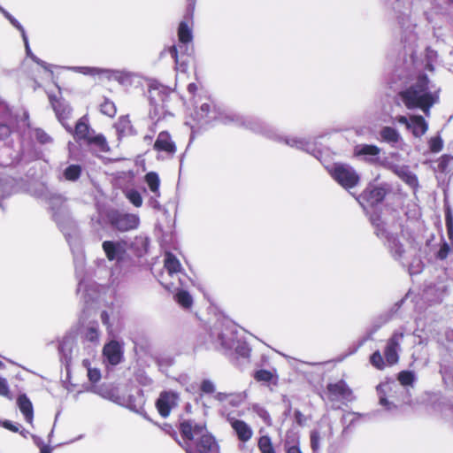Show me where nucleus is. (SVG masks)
I'll return each instance as SVG.
<instances>
[{"instance_id": "f704fd0d", "label": "nucleus", "mask_w": 453, "mask_h": 453, "mask_svg": "<svg viewBox=\"0 0 453 453\" xmlns=\"http://www.w3.org/2000/svg\"><path fill=\"white\" fill-rule=\"evenodd\" d=\"M126 197L132 203L135 207H141L142 204V198L139 191L135 189H127L126 192Z\"/></svg>"}, {"instance_id": "4468645a", "label": "nucleus", "mask_w": 453, "mask_h": 453, "mask_svg": "<svg viewBox=\"0 0 453 453\" xmlns=\"http://www.w3.org/2000/svg\"><path fill=\"white\" fill-rule=\"evenodd\" d=\"M103 250L110 261H122L125 258L127 242L125 241H105L102 244Z\"/></svg>"}, {"instance_id": "b1692460", "label": "nucleus", "mask_w": 453, "mask_h": 453, "mask_svg": "<svg viewBox=\"0 0 453 453\" xmlns=\"http://www.w3.org/2000/svg\"><path fill=\"white\" fill-rule=\"evenodd\" d=\"M17 404L19 411L24 415L28 423H32L34 418V410L31 401L26 395H20L17 399Z\"/></svg>"}, {"instance_id": "69168bd1", "label": "nucleus", "mask_w": 453, "mask_h": 453, "mask_svg": "<svg viewBox=\"0 0 453 453\" xmlns=\"http://www.w3.org/2000/svg\"><path fill=\"white\" fill-rule=\"evenodd\" d=\"M446 226L447 228L453 227V218L450 214H447L446 216Z\"/></svg>"}, {"instance_id": "2eb2a0df", "label": "nucleus", "mask_w": 453, "mask_h": 453, "mask_svg": "<svg viewBox=\"0 0 453 453\" xmlns=\"http://www.w3.org/2000/svg\"><path fill=\"white\" fill-rule=\"evenodd\" d=\"M145 181L149 187L150 191L152 193L148 200V203L154 209H160V203L158 198L160 197V179L157 173L150 172L145 175Z\"/></svg>"}, {"instance_id": "dca6fc26", "label": "nucleus", "mask_w": 453, "mask_h": 453, "mask_svg": "<svg viewBox=\"0 0 453 453\" xmlns=\"http://www.w3.org/2000/svg\"><path fill=\"white\" fill-rule=\"evenodd\" d=\"M226 419L241 441L246 442L251 439L253 430L250 425L243 420L231 417L229 414L226 415Z\"/></svg>"}, {"instance_id": "ddd939ff", "label": "nucleus", "mask_w": 453, "mask_h": 453, "mask_svg": "<svg viewBox=\"0 0 453 453\" xmlns=\"http://www.w3.org/2000/svg\"><path fill=\"white\" fill-rule=\"evenodd\" d=\"M300 146L297 148L301 150H303L318 160H319L322 164L326 165L329 163L333 158L334 152L326 146V143H298Z\"/></svg>"}, {"instance_id": "9b49d317", "label": "nucleus", "mask_w": 453, "mask_h": 453, "mask_svg": "<svg viewBox=\"0 0 453 453\" xmlns=\"http://www.w3.org/2000/svg\"><path fill=\"white\" fill-rule=\"evenodd\" d=\"M326 395L328 400L334 404V403L349 402L353 399L352 390L344 380L328 384Z\"/></svg>"}, {"instance_id": "7ed1b4c3", "label": "nucleus", "mask_w": 453, "mask_h": 453, "mask_svg": "<svg viewBox=\"0 0 453 453\" xmlns=\"http://www.w3.org/2000/svg\"><path fill=\"white\" fill-rule=\"evenodd\" d=\"M235 337V326L230 322L217 323L211 332V338L215 348L226 351L234 348Z\"/></svg>"}, {"instance_id": "a878e982", "label": "nucleus", "mask_w": 453, "mask_h": 453, "mask_svg": "<svg viewBox=\"0 0 453 453\" xmlns=\"http://www.w3.org/2000/svg\"><path fill=\"white\" fill-rule=\"evenodd\" d=\"M453 169V156L445 154L443 155L438 164L437 166L434 167L435 172L440 173H449Z\"/></svg>"}, {"instance_id": "f257e3e1", "label": "nucleus", "mask_w": 453, "mask_h": 453, "mask_svg": "<svg viewBox=\"0 0 453 453\" xmlns=\"http://www.w3.org/2000/svg\"><path fill=\"white\" fill-rule=\"evenodd\" d=\"M441 88L426 75H420L399 96L408 109H420L426 116L430 108L439 102Z\"/></svg>"}, {"instance_id": "c9c22d12", "label": "nucleus", "mask_w": 453, "mask_h": 453, "mask_svg": "<svg viewBox=\"0 0 453 453\" xmlns=\"http://www.w3.org/2000/svg\"><path fill=\"white\" fill-rule=\"evenodd\" d=\"M100 111L103 114L108 117L115 116L117 112L116 106L113 102L105 99L100 105Z\"/></svg>"}, {"instance_id": "393cba45", "label": "nucleus", "mask_w": 453, "mask_h": 453, "mask_svg": "<svg viewBox=\"0 0 453 453\" xmlns=\"http://www.w3.org/2000/svg\"><path fill=\"white\" fill-rule=\"evenodd\" d=\"M410 130H411L415 138H419L427 130V124L421 116L411 117Z\"/></svg>"}, {"instance_id": "13d9d810", "label": "nucleus", "mask_w": 453, "mask_h": 453, "mask_svg": "<svg viewBox=\"0 0 453 453\" xmlns=\"http://www.w3.org/2000/svg\"><path fill=\"white\" fill-rule=\"evenodd\" d=\"M228 396H229V394H226V393H218L216 395H215V398L221 402L223 404L226 405V402H227V399H228Z\"/></svg>"}, {"instance_id": "4d7b16f0", "label": "nucleus", "mask_w": 453, "mask_h": 453, "mask_svg": "<svg viewBox=\"0 0 453 453\" xmlns=\"http://www.w3.org/2000/svg\"><path fill=\"white\" fill-rule=\"evenodd\" d=\"M64 203V200L61 196H52L50 200V203L52 207V209H54V206L55 205H62Z\"/></svg>"}, {"instance_id": "cd10ccee", "label": "nucleus", "mask_w": 453, "mask_h": 453, "mask_svg": "<svg viewBox=\"0 0 453 453\" xmlns=\"http://www.w3.org/2000/svg\"><path fill=\"white\" fill-rule=\"evenodd\" d=\"M154 150L158 152L162 158L170 157L176 151L174 143H154Z\"/></svg>"}, {"instance_id": "79ce46f5", "label": "nucleus", "mask_w": 453, "mask_h": 453, "mask_svg": "<svg viewBox=\"0 0 453 453\" xmlns=\"http://www.w3.org/2000/svg\"><path fill=\"white\" fill-rule=\"evenodd\" d=\"M85 338L92 342H97L99 338V332L96 326H90L86 329Z\"/></svg>"}, {"instance_id": "39448f33", "label": "nucleus", "mask_w": 453, "mask_h": 453, "mask_svg": "<svg viewBox=\"0 0 453 453\" xmlns=\"http://www.w3.org/2000/svg\"><path fill=\"white\" fill-rule=\"evenodd\" d=\"M402 387L394 380H386L377 387L380 403L388 410L396 407L399 393L403 392Z\"/></svg>"}, {"instance_id": "a18cd8bd", "label": "nucleus", "mask_w": 453, "mask_h": 453, "mask_svg": "<svg viewBox=\"0 0 453 453\" xmlns=\"http://www.w3.org/2000/svg\"><path fill=\"white\" fill-rule=\"evenodd\" d=\"M4 16L10 20V22L17 27L20 32L23 39H26V32L23 28V27L19 23L17 19H15L13 17H12L7 12L2 10Z\"/></svg>"}, {"instance_id": "09e8293b", "label": "nucleus", "mask_w": 453, "mask_h": 453, "mask_svg": "<svg viewBox=\"0 0 453 453\" xmlns=\"http://www.w3.org/2000/svg\"><path fill=\"white\" fill-rule=\"evenodd\" d=\"M201 390L203 393H207V394L213 393L215 390V386L212 381H211L209 380H205L201 384Z\"/></svg>"}, {"instance_id": "423d86ee", "label": "nucleus", "mask_w": 453, "mask_h": 453, "mask_svg": "<svg viewBox=\"0 0 453 453\" xmlns=\"http://www.w3.org/2000/svg\"><path fill=\"white\" fill-rule=\"evenodd\" d=\"M331 176L344 188H354L359 181L357 172L348 165L335 164L329 169Z\"/></svg>"}, {"instance_id": "bf43d9fd", "label": "nucleus", "mask_w": 453, "mask_h": 453, "mask_svg": "<svg viewBox=\"0 0 453 453\" xmlns=\"http://www.w3.org/2000/svg\"><path fill=\"white\" fill-rule=\"evenodd\" d=\"M142 405H143V399L142 397H140L138 403L134 404V405H132L130 403L129 408L136 412H139L141 411Z\"/></svg>"}, {"instance_id": "aec40b11", "label": "nucleus", "mask_w": 453, "mask_h": 453, "mask_svg": "<svg viewBox=\"0 0 453 453\" xmlns=\"http://www.w3.org/2000/svg\"><path fill=\"white\" fill-rule=\"evenodd\" d=\"M103 354L107 363L116 365L121 362L122 347L118 342L111 341L104 347Z\"/></svg>"}, {"instance_id": "f8f14e48", "label": "nucleus", "mask_w": 453, "mask_h": 453, "mask_svg": "<svg viewBox=\"0 0 453 453\" xmlns=\"http://www.w3.org/2000/svg\"><path fill=\"white\" fill-rule=\"evenodd\" d=\"M403 333L395 332L387 341L384 349V357L388 365H394L399 360V351L403 339Z\"/></svg>"}, {"instance_id": "c85d7f7f", "label": "nucleus", "mask_w": 453, "mask_h": 453, "mask_svg": "<svg viewBox=\"0 0 453 453\" xmlns=\"http://www.w3.org/2000/svg\"><path fill=\"white\" fill-rule=\"evenodd\" d=\"M257 447L261 453H276L273 441L268 435H262L258 439Z\"/></svg>"}, {"instance_id": "8fccbe9b", "label": "nucleus", "mask_w": 453, "mask_h": 453, "mask_svg": "<svg viewBox=\"0 0 453 453\" xmlns=\"http://www.w3.org/2000/svg\"><path fill=\"white\" fill-rule=\"evenodd\" d=\"M9 386L5 379H0V395L9 397Z\"/></svg>"}, {"instance_id": "7c9ffc66", "label": "nucleus", "mask_w": 453, "mask_h": 453, "mask_svg": "<svg viewBox=\"0 0 453 453\" xmlns=\"http://www.w3.org/2000/svg\"><path fill=\"white\" fill-rule=\"evenodd\" d=\"M416 380V375L413 372L410 371H403L398 374V380L400 382V387H408L412 386Z\"/></svg>"}, {"instance_id": "412c9836", "label": "nucleus", "mask_w": 453, "mask_h": 453, "mask_svg": "<svg viewBox=\"0 0 453 453\" xmlns=\"http://www.w3.org/2000/svg\"><path fill=\"white\" fill-rule=\"evenodd\" d=\"M380 149L371 144H359L355 147L354 155L364 160L373 162L378 159Z\"/></svg>"}, {"instance_id": "6ab92c4d", "label": "nucleus", "mask_w": 453, "mask_h": 453, "mask_svg": "<svg viewBox=\"0 0 453 453\" xmlns=\"http://www.w3.org/2000/svg\"><path fill=\"white\" fill-rule=\"evenodd\" d=\"M178 395L173 392H163L157 401V408L162 417H167L177 405Z\"/></svg>"}, {"instance_id": "6e6552de", "label": "nucleus", "mask_w": 453, "mask_h": 453, "mask_svg": "<svg viewBox=\"0 0 453 453\" xmlns=\"http://www.w3.org/2000/svg\"><path fill=\"white\" fill-rule=\"evenodd\" d=\"M109 220L113 227L121 232L135 229L140 223V219L137 215L117 211H111L109 214Z\"/></svg>"}, {"instance_id": "9d476101", "label": "nucleus", "mask_w": 453, "mask_h": 453, "mask_svg": "<svg viewBox=\"0 0 453 453\" xmlns=\"http://www.w3.org/2000/svg\"><path fill=\"white\" fill-rule=\"evenodd\" d=\"M196 114L198 120H202L206 118H208L209 120L219 119L225 123L234 120V118L230 117L225 109L219 105H211L207 103H204L200 106Z\"/></svg>"}, {"instance_id": "c756f323", "label": "nucleus", "mask_w": 453, "mask_h": 453, "mask_svg": "<svg viewBox=\"0 0 453 453\" xmlns=\"http://www.w3.org/2000/svg\"><path fill=\"white\" fill-rule=\"evenodd\" d=\"M178 37L180 42L187 43L192 41V31L184 21L180 23L178 29Z\"/></svg>"}, {"instance_id": "680f3d73", "label": "nucleus", "mask_w": 453, "mask_h": 453, "mask_svg": "<svg viewBox=\"0 0 453 453\" xmlns=\"http://www.w3.org/2000/svg\"><path fill=\"white\" fill-rule=\"evenodd\" d=\"M170 139V135L166 132H161L156 140V142H167Z\"/></svg>"}, {"instance_id": "0eeeda50", "label": "nucleus", "mask_w": 453, "mask_h": 453, "mask_svg": "<svg viewBox=\"0 0 453 453\" xmlns=\"http://www.w3.org/2000/svg\"><path fill=\"white\" fill-rule=\"evenodd\" d=\"M164 269L165 272L161 275V283L165 286V288L171 289L175 287L174 282L167 281L165 273L172 279L176 278L177 280H180V275H182L181 265L172 253L166 252L164 258Z\"/></svg>"}, {"instance_id": "5701e85b", "label": "nucleus", "mask_w": 453, "mask_h": 453, "mask_svg": "<svg viewBox=\"0 0 453 453\" xmlns=\"http://www.w3.org/2000/svg\"><path fill=\"white\" fill-rule=\"evenodd\" d=\"M286 453H302L300 449L299 434L294 431H288L284 441Z\"/></svg>"}, {"instance_id": "2f4dec72", "label": "nucleus", "mask_w": 453, "mask_h": 453, "mask_svg": "<svg viewBox=\"0 0 453 453\" xmlns=\"http://www.w3.org/2000/svg\"><path fill=\"white\" fill-rule=\"evenodd\" d=\"M322 435L318 430H312L310 434L311 448L314 453H317L321 447Z\"/></svg>"}, {"instance_id": "de8ad7c7", "label": "nucleus", "mask_w": 453, "mask_h": 453, "mask_svg": "<svg viewBox=\"0 0 453 453\" xmlns=\"http://www.w3.org/2000/svg\"><path fill=\"white\" fill-rule=\"evenodd\" d=\"M425 146L421 150H429L430 153H438L442 150V143H423Z\"/></svg>"}, {"instance_id": "49530a36", "label": "nucleus", "mask_w": 453, "mask_h": 453, "mask_svg": "<svg viewBox=\"0 0 453 453\" xmlns=\"http://www.w3.org/2000/svg\"><path fill=\"white\" fill-rule=\"evenodd\" d=\"M88 380L91 382L96 383V382L100 380V379H101V372L96 368L88 367Z\"/></svg>"}, {"instance_id": "e433bc0d", "label": "nucleus", "mask_w": 453, "mask_h": 453, "mask_svg": "<svg viewBox=\"0 0 453 453\" xmlns=\"http://www.w3.org/2000/svg\"><path fill=\"white\" fill-rule=\"evenodd\" d=\"M380 134L382 139L387 142H397L399 139V134L395 128L389 127H383Z\"/></svg>"}, {"instance_id": "603ef678", "label": "nucleus", "mask_w": 453, "mask_h": 453, "mask_svg": "<svg viewBox=\"0 0 453 453\" xmlns=\"http://www.w3.org/2000/svg\"><path fill=\"white\" fill-rule=\"evenodd\" d=\"M33 136L37 142H46L48 138L46 133L41 129H35L33 133Z\"/></svg>"}, {"instance_id": "c03bdc74", "label": "nucleus", "mask_w": 453, "mask_h": 453, "mask_svg": "<svg viewBox=\"0 0 453 453\" xmlns=\"http://www.w3.org/2000/svg\"><path fill=\"white\" fill-rule=\"evenodd\" d=\"M273 378V374L266 370H259L255 374V379L258 381H270Z\"/></svg>"}, {"instance_id": "5fc2aeb1", "label": "nucleus", "mask_w": 453, "mask_h": 453, "mask_svg": "<svg viewBox=\"0 0 453 453\" xmlns=\"http://www.w3.org/2000/svg\"><path fill=\"white\" fill-rule=\"evenodd\" d=\"M295 420L299 426H303L306 422L305 416L298 410H296L294 413Z\"/></svg>"}, {"instance_id": "338daca9", "label": "nucleus", "mask_w": 453, "mask_h": 453, "mask_svg": "<svg viewBox=\"0 0 453 453\" xmlns=\"http://www.w3.org/2000/svg\"><path fill=\"white\" fill-rule=\"evenodd\" d=\"M41 453H51V450H50V449L49 447L43 446L41 449Z\"/></svg>"}, {"instance_id": "864d4df0", "label": "nucleus", "mask_w": 453, "mask_h": 453, "mask_svg": "<svg viewBox=\"0 0 453 453\" xmlns=\"http://www.w3.org/2000/svg\"><path fill=\"white\" fill-rule=\"evenodd\" d=\"M449 251V246L447 243H443L440 248L437 256L440 259H444L447 257Z\"/></svg>"}, {"instance_id": "37998d69", "label": "nucleus", "mask_w": 453, "mask_h": 453, "mask_svg": "<svg viewBox=\"0 0 453 453\" xmlns=\"http://www.w3.org/2000/svg\"><path fill=\"white\" fill-rule=\"evenodd\" d=\"M75 70H78L81 73L89 75H97L106 72L105 70L95 67H76Z\"/></svg>"}, {"instance_id": "ea45409f", "label": "nucleus", "mask_w": 453, "mask_h": 453, "mask_svg": "<svg viewBox=\"0 0 453 453\" xmlns=\"http://www.w3.org/2000/svg\"><path fill=\"white\" fill-rule=\"evenodd\" d=\"M253 411L267 425H272V418L269 412L259 405H254L252 407Z\"/></svg>"}, {"instance_id": "f3484780", "label": "nucleus", "mask_w": 453, "mask_h": 453, "mask_svg": "<svg viewBox=\"0 0 453 453\" xmlns=\"http://www.w3.org/2000/svg\"><path fill=\"white\" fill-rule=\"evenodd\" d=\"M386 195V190L381 187L369 185L360 196V203L365 207L364 203L373 206L380 203Z\"/></svg>"}, {"instance_id": "72a5a7b5", "label": "nucleus", "mask_w": 453, "mask_h": 453, "mask_svg": "<svg viewBox=\"0 0 453 453\" xmlns=\"http://www.w3.org/2000/svg\"><path fill=\"white\" fill-rule=\"evenodd\" d=\"M370 362L372 366L379 370L384 369L388 365L386 359L383 358L380 350H376L375 352L372 353V355L370 357Z\"/></svg>"}, {"instance_id": "58836bf2", "label": "nucleus", "mask_w": 453, "mask_h": 453, "mask_svg": "<svg viewBox=\"0 0 453 453\" xmlns=\"http://www.w3.org/2000/svg\"><path fill=\"white\" fill-rule=\"evenodd\" d=\"M245 398L244 393H230L226 405L229 404L237 407L244 402Z\"/></svg>"}, {"instance_id": "473e14b6", "label": "nucleus", "mask_w": 453, "mask_h": 453, "mask_svg": "<svg viewBox=\"0 0 453 453\" xmlns=\"http://www.w3.org/2000/svg\"><path fill=\"white\" fill-rule=\"evenodd\" d=\"M176 301L184 308H189L193 303L192 296L184 290L179 291L175 296Z\"/></svg>"}, {"instance_id": "20e7f679", "label": "nucleus", "mask_w": 453, "mask_h": 453, "mask_svg": "<svg viewBox=\"0 0 453 453\" xmlns=\"http://www.w3.org/2000/svg\"><path fill=\"white\" fill-rule=\"evenodd\" d=\"M372 224L375 226L376 234L380 238L386 240L385 244L394 258L397 260L401 259L405 250L399 242L398 237L388 231L384 222H380L379 219H372Z\"/></svg>"}, {"instance_id": "6e6d98bb", "label": "nucleus", "mask_w": 453, "mask_h": 453, "mask_svg": "<svg viewBox=\"0 0 453 453\" xmlns=\"http://www.w3.org/2000/svg\"><path fill=\"white\" fill-rule=\"evenodd\" d=\"M10 134V128L7 125L0 124V140L6 139Z\"/></svg>"}, {"instance_id": "e2e57ef3", "label": "nucleus", "mask_w": 453, "mask_h": 453, "mask_svg": "<svg viewBox=\"0 0 453 453\" xmlns=\"http://www.w3.org/2000/svg\"><path fill=\"white\" fill-rule=\"evenodd\" d=\"M397 120H398L399 123L404 124L407 127V128L409 129L410 124H411V119H408L404 116H400V117L397 118Z\"/></svg>"}, {"instance_id": "bb28decb", "label": "nucleus", "mask_w": 453, "mask_h": 453, "mask_svg": "<svg viewBox=\"0 0 453 453\" xmlns=\"http://www.w3.org/2000/svg\"><path fill=\"white\" fill-rule=\"evenodd\" d=\"M398 176L406 182L410 187L415 188L418 187V179L414 173L407 168L402 167L397 171Z\"/></svg>"}, {"instance_id": "0e129e2a", "label": "nucleus", "mask_w": 453, "mask_h": 453, "mask_svg": "<svg viewBox=\"0 0 453 453\" xmlns=\"http://www.w3.org/2000/svg\"><path fill=\"white\" fill-rule=\"evenodd\" d=\"M170 53H171L172 57L174 58L176 65H179L178 53H177V49L175 46H173L170 49Z\"/></svg>"}, {"instance_id": "774afa93", "label": "nucleus", "mask_w": 453, "mask_h": 453, "mask_svg": "<svg viewBox=\"0 0 453 453\" xmlns=\"http://www.w3.org/2000/svg\"><path fill=\"white\" fill-rule=\"evenodd\" d=\"M447 231H448L449 238L450 240H452V239H453V227L447 228Z\"/></svg>"}, {"instance_id": "f03ea898", "label": "nucleus", "mask_w": 453, "mask_h": 453, "mask_svg": "<svg viewBox=\"0 0 453 453\" xmlns=\"http://www.w3.org/2000/svg\"><path fill=\"white\" fill-rule=\"evenodd\" d=\"M181 434L189 441H196V452L187 447L188 453H219V446L206 427L195 421H184L180 424Z\"/></svg>"}, {"instance_id": "4c0bfd02", "label": "nucleus", "mask_w": 453, "mask_h": 453, "mask_svg": "<svg viewBox=\"0 0 453 453\" xmlns=\"http://www.w3.org/2000/svg\"><path fill=\"white\" fill-rule=\"evenodd\" d=\"M230 350H234L235 353L242 357H248L250 354V348L245 342L240 341L235 337V344Z\"/></svg>"}, {"instance_id": "4be33fe9", "label": "nucleus", "mask_w": 453, "mask_h": 453, "mask_svg": "<svg viewBox=\"0 0 453 453\" xmlns=\"http://www.w3.org/2000/svg\"><path fill=\"white\" fill-rule=\"evenodd\" d=\"M118 139H128L134 134V131L129 119L127 116L120 117L115 125Z\"/></svg>"}, {"instance_id": "a19ab883", "label": "nucleus", "mask_w": 453, "mask_h": 453, "mask_svg": "<svg viewBox=\"0 0 453 453\" xmlns=\"http://www.w3.org/2000/svg\"><path fill=\"white\" fill-rule=\"evenodd\" d=\"M81 174V168L78 165H70L65 171V177L69 180H75Z\"/></svg>"}, {"instance_id": "1a4fd4ad", "label": "nucleus", "mask_w": 453, "mask_h": 453, "mask_svg": "<svg viewBox=\"0 0 453 453\" xmlns=\"http://www.w3.org/2000/svg\"><path fill=\"white\" fill-rule=\"evenodd\" d=\"M73 136L75 139L85 140L86 142L105 141V138L102 134H96L95 130L90 127L88 118L86 115L77 121Z\"/></svg>"}, {"instance_id": "052dcab7", "label": "nucleus", "mask_w": 453, "mask_h": 453, "mask_svg": "<svg viewBox=\"0 0 453 453\" xmlns=\"http://www.w3.org/2000/svg\"><path fill=\"white\" fill-rule=\"evenodd\" d=\"M3 426L6 428V429H9L12 432H18L19 431V428L17 426L13 425L12 422L10 421H4L3 423Z\"/></svg>"}, {"instance_id": "3c124183", "label": "nucleus", "mask_w": 453, "mask_h": 453, "mask_svg": "<svg viewBox=\"0 0 453 453\" xmlns=\"http://www.w3.org/2000/svg\"><path fill=\"white\" fill-rule=\"evenodd\" d=\"M24 40V43H25V47H26V50H27V54L28 56H30L32 58V59L36 62L37 64L41 65L42 66L45 67V63L41 61L40 59H38L35 56H34L32 53H31V50H30V48H29V45H28V40H27V37L26 36V39H23Z\"/></svg>"}, {"instance_id": "a211bd4d", "label": "nucleus", "mask_w": 453, "mask_h": 453, "mask_svg": "<svg viewBox=\"0 0 453 453\" xmlns=\"http://www.w3.org/2000/svg\"><path fill=\"white\" fill-rule=\"evenodd\" d=\"M51 104L58 120L66 130L73 132L72 127L68 125V120L71 119L73 112V109L70 104L60 100L52 101Z\"/></svg>"}]
</instances>
